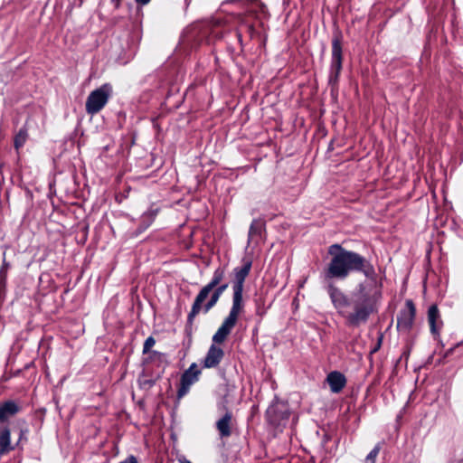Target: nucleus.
<instances>
[{
    "label": "nucleus",
    "mask_w": 463,
    "mask_h": 463,
    "mask_svg": "<svg viewBox=\"0 0 463 463\" xmlns=\"http://www.w3.org/2000/svg\"><path fill=\"white\" fill-rule=\"evenodd\" d=\"M330 390L334 393H339L346 385V377L344 373L338 371L330 372L326 378Z\"/></svg>",
    "instance_id": "11"
},
{
    "label": "nucleus",
    "mask_w": 463,
    "mask_h": 463,
    "mask_svg": "<svg viewBox=\"0 0 463 463\" xmlns=\"http://www.w3.org/2000/svg\"><path fill=\"white\" fill-rule=\"evenodd\" d=\"M201 373V370L198 369V366L195 363H193L187 370L184 372L181 376V382H185V380H189L190 383H194L198 380V376Z\"/></svg>",
    "instance_id": "16"
},
{
    "label": "nucleus",
    "mask_w": 463,
    "mask_h": 463,
    "mask_svg": "<svg viewBox=\"0 0 463 463\" xmlns=\"http://www.w3.org/2000/svg\"><path fill=\"white\" fill-rule=\"evenodd\" d=\"M137 4L138 5H147L150 0H135Z\"/></svg>",
    "instance_id": "25"
},
{
    "label": "nucleus",
    "mask_w": 463,
    "mask_h": 463,
    "mask_svg": "<svg viewBox=\"0 0 463 463\" xmlns=\"http://www.w3.org/2000/svg\"><path fill=\"white\" fill-rule=\"evenodd\" d=\"M452 352H453V348L449 349L447 351V353H446V356H448L449 354H452Z\"/></svg>",
    "instance_id": "27"
},
{
    "label": "nucleus",
    "mask_w": 463,
    "mask_h": 463,
    "mask_svg": "<svg viewBox=\"0 0 463 463\" xmlns=\"http://www.w3.org/2000/svg\"><path fill=\"white\" fill-rule=\"evenodd\" d=\"M121 463H137V461L134 456H129L127 459H125Z\"/></svg>",
    "instance_id": "24"
},
{
    "label": "nucleus",
    "mask_w": 463,
    "mask_h": 463,
    "mask_svg": "<svg viewBox=\"0 0 463 463\" xmlns=\"http://www.w3.org/2000/svg\"><path fill=\"white\" fill-rule=\"evenodd\" d=\"M265 230V222L261 219H254L249 229V241L255 238H260L262 232Z\"/></svg>",
    "instance_id": "15"
},
{
    "label": "nucleus",
    "mask_w": 463,
    "mask_h": 463,
    "mask_svg": "<svg viewBox=\"0 0 463 463\" xmlns=\"http://www.w3.org/2000/svg\"><path fill=\"white\" fill-rule=\"evenodd\" d=\"M252 261L249 259L242 260V265L233 269L232 280V305L229 315L224 318L221 326L213 335V344L210 345L205 357L201 362L203 368H216L224 357L223 349L219 346L225 342L232 330L237 324L239 316L243 312V290L246 278L250 272Z\"/></svg>",
    "instance_id": "2"
},
{
    "label": "nucleus",
    "mask_w": 463,
    "mask_h": 463,
    "mask_svg": "<svg viewBox=\"0 0 463 463\" xmlns=\"http://www.w3.org/2000/svg\"><path fill=\"white\" fill-rule=\"evenodd\" d=\"M161 375L157 374L155 377L151 376L147 371L144 370L137 380L138 385L140 389L148 391L150 390L156 383L160 379Z\"/></svg>",
    "instance_id": "14"
},
{
    "label": "nucleus",
    "mask_w": 463,
    "mask_h": 463,
    "mask_svg": "<svg viewBox=\"0 0 463 463\" xmlns=\"http://www.w3.org/2000/svg\"><path fill=\"white\" fill-rule=\"evenodd\" d=\"M191 385L192 383H189V380H185V382L180 381V386L177 391V398L181 399L184 397L188 392Z\"/></svg>",
    "instance_id": "21"
},
{
    "label": "nucleus",
    "mask_w": 463,
    "mask_h": 463,
    "mask_svg": "<svg viewBox=\"0 0 463 463\" xmlns=\"http://www.w3.org/2000/svg\"><path fill=\"white\" fill-rule=\"evenodd\" d=\"M383 444H384L383 441L377 443L374 446V448L370 451V453L366 456V461L373 463L375 461L379 452L381 451Z\"/></svg>",
    "instance_id": "20"
},
{
    "label": "nucleus",
    "mask_w": 463,
    "mask_h": 463,
    "mask_svg": "<svg viewBox=\"0 0 463 463\" xmlns=\"http://www.w3.org/2000/svg\"><path fill=\"white\" fill-rule=\"evenodd\" d=\"M156 340L153 336H148L143 345V354H146L150 352L151 348L155 345Z\"/></svg>",
    "instance_id": "22"
},
{
    "label": "nucleus",
    "mask_w": 463,
    "mask_h": 463,
    "mask_svg": "<svg viewBox=\"0 0 463 463\" xmlns=\"http://www.w3.org/2000/svg\"><path fill=\"white\" fill-rule=\"evenodd\" d=\"M416 307L411 299H407L405 306L397 315V329L402 332H409L414 324Z\"/></svg>",
    "instance_id": "9"
},
{
    "label": "nucleus",
    "mask_w": 463,
    "mask_h": 463,
    "mask_svg": "<svg viewBox=\"0 0 463 463\" xmlns=\"http://www.w3.org/2000/svg\"><path fill=\"white\" fill-rule=\"evenodd\" d=\"M10 446V430L6 427L0 428V454L6 452Z\"/></svg>",
    "instance_id": "17"
},
{
    "label": "nucleus",
    "mask_w": 463,
    "mask_h": 463,
    "mask_svg": "<svg viewBox=\"0 0 463 463\" xmlns=\"http://www.w3.org/2000/svg\"><path fill=\"white\" fill-rule=\"evenodd\" d=\"M226 269L225 267H218L213 274V277L209 283L204 285L196 295L194 300V307L199 308L202 300H206L212 292V290L217 286L222 285V280L225 278Z\"/></svg>",
    "instance_id": "7"
},
{
    "label": "nucleus",
    "mask_w": 463,
    "mask_h": 463,
    "mask_svg": "<svg viewBox=\"0 0 463 463\" xmlns=\"http://www.w3.org/2000/svg\"><path fill=\"white\" fill-rule=\"evenodd\" d=\"M148 354V356L143 360V364H150L153 362H163L165 359V354L158 352V351H151Z\"/></svg>",
    "instance_id": "18"
},
{
    "label": "nucleus",
    "mask_w": 463,
    "mask_h": 463,
    "mask_svg": "<svg viewBox=\"0 0 463 463\" xmlns=\"http://www.w3.org/2000/svg\"><path fill=\"white\" fill-rule=\"evenodd\" d=\"M113 90L109 83H104L99 88L92 90L85 103V110L88 115L98 114L108 103Z\"/></svg>",
    "instance_id": "6"
},
{
    "label": "nucleus",
    "mask_w": 463,
    "mask_h": 463,
    "mask_svg": "<svg viewBox=\"0 0 463 463\" xmlns=\"http://www.w3.org/2000/svg\"><path fill=\"white\" fill-rule=\"evenodd\" d=\"M343 34L341 31L335 30L332 36L331 62L328 76V84L335 87L339 81V76L343 69Z\"/></svg>",
    "instance_id": "4"
},
{
    "label": "nucleus",
    "mask_w": 463,
    "mask_h": 463,
    "mask_svg": "<svg viewBox=\"0 0 463 463\" xmlns=\"http://www.w3.org/2000/svg\"><path fill=\"white\" fill-rule=\"evenodd\" d=\"M428 322L430 333L438 339L440 335V330L443 326V321L440 317L437 305H431L428 309Z\"/></svg>",
    "instance_id": "10"
},
{
    "label": "nucleus",
    "mask_w": 463,
    "mask_h": 463,
    "mask_svg": "<svg viewBox=\"0 0 463 463\" xmlns=\"http://www.w3.org/2000/svg\"><path fill=\"white\" fill-rule=\"evenodd\" d=\"M330 260L321 279L337 314L349 327H359L378 312L382 292L377 288V273L365 256L339 243L327 248Z\"/></svg>",
    "instance_id": "1"
},
{
    "label": "nucleus",
    "mask_w": 463,
    "mask_h": 463,
    "mask_svg": "<svg viewBox=\"0 0 463 463\" xmlns=\"http://www.w3.org/2000/svg\"><path fill=\"white\" fill-rule=\"evenodd\" d=\"M265 416L269 425L281 432L289 422L291 416L289 404L276 397L268 407Z\"/></svg>",
    "instance_id": "5"
},
{
    "label": "nucleus",
    "mask_w": 463,
    "mask_h": 463,
    "mask_svg": "<svg viewBox=\"0 0 463 463\" xmlns=\"http://www.w3.org/2000/svg\"><path fill=\"white\" fill-rule=\"evenodd\" d=\"M27 130L26 128H23L19 131V133L14 137V147L18 151L21 146H23L27 140Z\"/></svg>",
    "instance_id": "19"
},
{
    "label": "nucleus",
    "mask_w": 463,
    "mask_h": 463,
    "mask_svg": "<svg viewBox=\"0 0 463 463\" xmlns=\"http://www.w3.org/2000/svg\"><path fill=\"white\" fill-rule=\"evenodd\" d=\"M228 403L229 401L227 399V394H225L222 402V408L225 413L215 423L216 430L222 439H226L232 436V429L235 424L232 411L228 409Z\"/></svg>",
    "instance_id": "8"
},
{
    "label": "nucleus",
    "mask_w": 463,
    "mask_h": 463,
    "mask_svg": "<svg viewBox=\"0 0 463 463\" xmlns=\"http://www.w3.org/2000/svg\"><path fill=\"white\" fill-rule=\"evenodd\" d=\"M157 210H150L144 213L140 217L139 224L137 230L133 232V236L137 237L144 232L155 221Z\"/></svg>",
    "instance_id": "12"
},
{
    "label": "nucleus",
    "mask_w": 463,
    "mask_h": 463,
    "mask_svg": "<svg viewBox=\"0 0 463 463\" xmlns=\"http://www.w3.org/2000/svg\"><path fill=\"white\" fill-rule=\"evenodd\" d=\"M382 340H383V335H381L380 337L378 338L376 345L373 348L371 353H376L380 349L381 345H382Z\"/></svg>",
    "instance_id": "23"
},
{
    "label": "nucleus",
    "mask_w": 463,
    "mask_h": 463,
    "mask_svg": "<svg viewBox=\"0 0 463 463\" xmlns=\"http://www.w3.org/2000/svg\"><path fill=\"white\" fill-rule=\"evenodd\" d=\"M228 283H222L220 286L214 288L210 293L209 299L202 300L199 308L194 307V303L192 304V307L190 312L187 315V320L184 326V334L188 338L189 342H192L193 333H194V322L195 317L203 312V314H207L212 308H213L218 303L222 295L228 288Z\"/></svg>",
    "instance_id": "3"
},
{
    "label": "nucleus",
    "mask_w": 463,
    "mask_h": 463,
    "mask_svg": "<svg viewBox=\"0 0 463 463\" xmlns=\"http://www.w3.org/2000/svg\"><path fill=\"white\" fill-rule=\"evenodd\" d=\"M179 462H180V463H191L190 461L185 460V459H184V460L179 459Z\"/></svg>",
    "instance_id": "28"
},
{
    "label": "nucleus",
    "mask_w": 463,
    "mask_h": 463,
    "mask_svg": "<svg viewBox=\"0 0 463 463\" xmlns=\"http://www.w3.org/2000/svg\"><path fill=\"white\" fill-rule=\"evenodd\" d=\"M21 407L19 403L14 401H7L0 405V422L7 420L9 418L15 415Z\"/></svg>",
    "instance_id": "13"
},
{
    "label": "nucleus",
    "mask_w": 463,
    "mask_h": 463,
    "mask_svg": "<svg viewBox=\"0 0 463 463\" xmlns=\"http://www.w3.org/2000/svg\"><path fill=\"white\" fill-rule=\"evenodd\" d=\"M236 34H237V38H238L239 42H241V40H242L241 33L238 32Z\"/></svg>",
    "instance_id": "26"
}]
</instances>
